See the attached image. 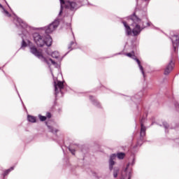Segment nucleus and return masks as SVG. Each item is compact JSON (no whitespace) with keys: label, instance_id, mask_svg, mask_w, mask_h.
Wrapping results in <instances>:
<instances>
[{"label":"nucleus","instance_id":"423d86ee","mask_svg":"<svg viewBox=\"0 0 179 179\" xmlns=\"http://www.w3.org/2000/svg\"><path fill=\"white\" fill-rule=\"evenodd\" d=\"M58 26H59V21L58 20L53 22L52 24L48 26L45 29V34H47V36L52 33V31H54L57 29V27H58Z\"/></svg>","mask_w":179,"mask_h":179},{"label":"nucleus","instance_id":"f8f14e48","mask_svg":"<svg viewBox=\"0 0 179 179\" xmlns=\"http://www.w3.org/2000/svg\"><path fill=\"white\" fill-rule=\"evenodd\" d=\"M14 169H15V166H12L9 169L6 170L3 174V177H6V176H8V174H9V173Z\"/></svg>","mask_w":179,"mask_h":179},{"label":"nucleus","instance_id":"1a4fd4ad","mask_svg":"<svg viewBox=\"0 0 179 179\" xmlns=\"http://www.w3.org/2000/svg\"><path fill=\"white\" fill-rule=\"evenodd\" d=\"M173 69H174V62H173V59H171L169 63V64L165 68L164 73V75H169V73H170V72H171Z\"/></svg>","mask_w":179,"mask_h":179},{"label":"nucleus","instance_id":"393cba45","mask_svg":"<svg viewBox=\"0 0 179 179\" xmlns=\"http://www.w3.org/2000/svg\"><path fill=\"white\" fill-rule=\"evenodd\" d=\"M120 179H125V176H124V172L122 173V178Z\"/></svg>","mask_w":179,"mask_h":179},{"label":"nucleus","instance_id":"a878e982","mask_svg":"<svg viewBox=\"0 0 179 179\" xmlns=\"http://www.w3.org/2000/svg\"><path fill=\"white\" fill-rule=\"evenodd\" d=\"M22 45H26V42L24 41H22Z\"/></svg>","mask_w":179,"mask_h":179},{"label":"nucleus","instance_id":"dca6fc26","mask_svg":"<svg viewBox=\"0 0 179 179\" xmlns=\"http://www.w3.org/2000/svg\"><path fill=\"white\" fill-rule=\"evenodd\" d=\"M52 58H59V53L58 52H53L52 53Z\"/></svg>","mask_w":179,"mask_h":179},{"label":"nucleus","instance_id":"39448f33","mask_svg":"<svg viewBox=\"0 0 179 179\" xmlns=\"http://www.w3.org/2000/svg\"><path fill=\"white\" fill-rule=\"evenodd\" d=\"M171 41L173 43L172 57L174 58L175 57H177V53L178 52L179 36L178 34L173 35Z\"/></svg>","mask_w":179,"mask_h":179},{"label":"nucleus","instance_id":"ddd939ff","mask_svg":"<svg viewBox=\"0 0 179 179\" xmlns=\"http://www.w3.org/2000/svg\"><path fill=\"white\" fill-rule=\"evenodd\" d=\"M116 156H117V159H119L120 160H122V159H124V157H125V153L118 152Z\"/></svg>","mask_w":179,"mask_h":179},{"label":"nucleus","instance_id":"9d476101","mask_svg":"<svg viewBox=\"0 0 179 179\" xmlns=\"http://www.w3.org/2000/svg\"><path fill=\"white\" fill-rule=\"evenodd\" d=\"M146 136V127L143 125V119L141 121V132H140V136L141 139H143L145 136Z\"/></svg>","mask_w":179,"mask_h":179},{"label":"nucleus","instance_id":"2eb2a0df","mask_svg":"<svg viewBox=\"0 0 179 179\" xmlns=\"http://www.w3.org/2000/svg\"><path fill=\"white\" fill-rule=\"evenodd\" d=\"M28 121H29V122H36V117L28 115Z\"/></svg>","mask_w":179,"mask_h":179},{"label":"nucleus","instance_id":"412c9836","mask_svg":"<svg viewBox=\"0 0 179 179\" xmlns=\"http://www.w3.org/2000/svg\"><path fill=\"white\" fill-rule=\"evenodd\" d=\"M49 61L51 62V64H52V65H56L57 64L54 60H52V59H49Z\"/></svg>","mask_w":179,"mask_h":179},{"label":"nucleus","instance_id":"f257e3e1","mask_svg":"<svg viewBox=\"0 0 179 179\" xmlns=\"http://www.w3.org/2000/svg\"><path fill=\"white\" fill-rule=\"evenodd\" d=\"M129 20H131L133 22L131 26L133 27V29H131V27L128 25L127 22H123V24L126 29V32L127 36H131V34H134V36H138L141 34L142 30L146 29V27H149L150 26V22H147L145 25L143 21L138 15H136V13L134 12L132 15L128 17Z\"/></svg>","mask_w":179,"mask_h":179},{"label":"nucleus","instance_id":"c85d7f7f","mask_svg":"<svg viewBox=\"0 0 179 179\" xmlns=\"http://www.w3.org/2000/svg\"><path fill=\"white\" fill-rule=\"evenodd\" d=\"M59 1H64V0H59Z\"/></svg>","mask_w":179,"mask_h":179},{"label":"nucleus","instance_id":"5701e85b","mask_svg":"<svg viewBox=\"0 0 179 179\" xmlns=\"http://www.w3.org/2000/svg\"><path fill=\"white\" fill-rule=\"evenodd\" d=\"M128 167H129V164H128L127 165V167H126V169H124V173H127V171L128 170Z\"/></svg>","mask_w":179,"mask_h":179},{"label":"nucleus","instance_id":"20e7f679","mask_svg":"<svg viewBox=\"0 0 179 179\" xmlns=\"http://www.w3.org/2000/svg\"><path fill=\"white\" fill-rule=\"evenodd\" d=\"M60 5H61V10L59 13V16L62 15V9H64V8L70 9L71 10H73V9L76 8V3L75 1H61Z\"/></svg>","mask_w":179,"mask_h":179},{"label":"nucleus","instance_id":"6ab92c4d","mask_svg":"<svg viewBox=\"0 0 179 179\" xmlns=\"http://www.w3.org/2000/svg\"><path fill=\"white\" fill-rule=\"evenodd\" d=\"M113 177H114L115 178H117V177H118V171H114V173H113Z\"/></svg>","mask_w":179,"mask_h":179},{"label":"nucleus","instance_id":"f3484780","mask_svg":"<svg viewBox=\"0 0 179 179\" xmlns=\"http://www.w3.org/2000/svg\"><path fill=\"white\" fill-rule=\"evenodd\" d=\"M163 127L165 128V129H169V128H170V125H169V123L166 122H163Z\"/></svg>","mask_w":179,"mask_h":179},{"label":"nucleus","instance_id":"4be33fe9","mask_svg":"<svg viewBox=\"0 0 179 179\" xmlns=\"http://www.w3.org/2000/svg\"><path fill=\"white\" fill-rule=\"evenodd\" d=\"M69 151L71 153H72V155H75V150L69 148Z\"/></svg>","mask_w":179,"mask_h":179},{"label":"nucleus","instance_id":"4468645a","mask_svg":"<svg viewBox=\"0 0 179 179\" xmlns=\"http://www.w3.org/2000/svg\"><path fill=\"white\" fill-rule=\"evenodd\" d=\"M0 8H2V9H3V6H2L1 4H0ZM3 13L5 16H7V17H10V13H9V12H8V10L3 9Z\"/></svg>","mask_w":179,"mask_h":179},{"label":"nucleus","instance_id":"7ed1b4c3","mask_svg":"<svg viewBox=\"0 0 179 179\" xmlns=\"http://www.w3.org/2000/svg\"><path fill=\"white\" fill-rule=\"evenodd\" d=\"M30 51L31 54L35 55V57H37L39 59L43 61V62H45L46 64H50V62H48V59L43 55V50L41 49H37V48L33 46L30 48Z\"/></svg>","mask_w":179,"mask_h":179},{"label":"nucleus","instance_id":"0eeeda50","mask_svg":"<svg viewBox=\"0 0 179 179\" xmlns=\"http://www.w3.org/2000/svg\"><path fill=\"white\" fill-rule=\"evenodd\" d=\"M126 55H127V57H129V58H132V59H134L135 61H136V62L140 68V70L142 72V74L143 76H145V71H143V66H142V65H141V61L138 60V58H136V56H135V52L132 51L131 52L127 53Z\"/></svg>","mask_w":179,"mask_h":179},{"label":"nucleus","instance_id":"b1692460","mask_svg":"<svg viewBox=\"0 0 179 179\" xmlns=\"http://www.w3.org/2000/svg\"><path fill=\"white\" fill-rule=\"evenodd\" d=\"M131 177H132V175L131 174V172L128 174V179H131Z\"/></svg>","mask_w":179,"mask_h":179},{"label":"nucleus","instance_id":"9b49d317","mask_svg":"<svg viewBox=\"0 0 179 179\" xmlns=\"http://www.w3.org/2000/svg\"><path fill=\"white\" fill-rule=\"evenodd\" d=\"M115 157H117V155L115 154H113L112 155H110V158L109 161L110 170H113V166L115 164V162H114V159H115Z\"/></svg>","mask_w":179,"mask_h":179},{"label":"nucleus","instance_id":"6e6552de","mask_svg":"<svg viewBox=\"0 0 179 179\" xmlns=\"http://www.w3.org/2000/svg\"><path fill=\"white\" fill-rule=\"evenodd\" d=\"M64 89V83L61 81L55 82V94H58Z\"/></svg>","mask_w":179,"mask_h":179},{"label":"nucleus","instance_id":"cd10ccee","mask_svg":"<svg viewBox=\"0 0 179 179\" xmlns=\"http://www.w3.org/2000/svg\"><path fill=\"white\" fill-rule=\"evenodd\" d=\"M52 132H54V130H52Z\"/></svg>","mask_w":179,"mask_h":179},{"label":"nucleus","instance_id":"aec40b11","mask_svg":"<svg viewBox=\"0 0 179 179\" xmlns=\"http://www.w3.org/2000/svg\"><path fill=\"white\" fill-rule=\"evenodd\" d=\"M46 118H51V117H52V115H51V113H49V112H48L47 113H46Z\"/></svg>","mask_w":179,"mask_h":179},{"label":"nucleus","instance_id":"bb28decb","mask_svg":"<svg viewBox=\"0 0 179 179\" xmlns=\"http://www.w3.org/2000/svg\"><path fill=\"white\" fill-rule=\"evenodd\" d=\"M55 132H58V130L55 129Z\"/></svg>","mask_w":179,"mask_h":179},{"label":"nucleus","instance_id":"f03ea898","mask_svg":"<svg viewBox=\"0 0 179 179\" xmlns=\"http://www.w3.org/2000/svg\"><path fill=\"white\" fill-rule=\"evenodd\" d=\"M34 43L38 47H51L52 45V38L50 35L43 36L38 33H35L33 35Z\"/></svg>","mask_w":179,"mask_h":179},{"label":"nucleus","instance_id":"a211bd4d","mask_svg":"<svg viewBox=\"0 0 179 179\" xmlns=\"http://www.w3.org/2000/svg\"><path fill=\"white\" fill-rule=\"evenodd\" d=\"M39 119H40L41 121H45V120H47V117L40 115H39Z\"/></svg>","mask_w":179,"mask_h":179}]
</instances>
